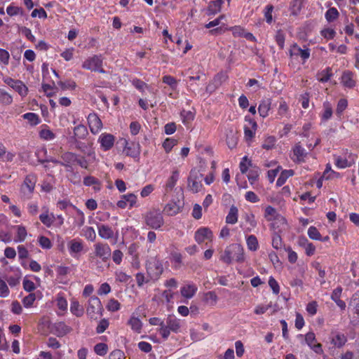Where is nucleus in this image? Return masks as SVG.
Returning a JSON list of instances; mask_svg holds the SVG:
<instances>
[{"mask_svg":"<svg viewBox=\"0 0 359 359\" xmlns=\"http://www.w3.org/2000/svg\"><path fill=\"white\" fill-rule=\"evenodd\" d=\"M22 118L27 120L32 126H36L41 122L39 115L32 112L24 114Z\"/></svg>","mask_w":359,"mask_h":359,"instance_id":"obj_37","label":"nucleus"},{"mask_svg":"<svg viewBox=\"0 0 359 359\" xmlns=\"http://www.w3.org/2000/svg\"><path fill=\"white\" fill-rule=\"evenodd\" d=\"M21 278V273L18 271L14 276H11L6 278V282L11 287H14L20 284Z\"/></svg>","mask_w":359,"mask_h":359,"instance_id":"obj_45","label":"nucleus"},{"mask_svg":"<svg viewBox=\"0 0 359 359\" xmlns=\"http://www.w3.org/2000/svg\"><path fill=\"white\" fill-rule=\"evenodd\" d=\"M257 128L244 126V135L247 142H250L255 137Z\"/></svg>","mask_w":359,"mask_h":359,"instance_id":"obj_55","label":"nucleus"},{"mask_svg":"<svg viewBox=\"0 0 359 359\" xmlns=\"http://www.w3.org/2000/svg\"><path fill=\"white\" fill-rule=\"evenodd\" d=\"M147 271L152 280H157L163 271V264L158 259L150 261L147 265Z\"/></svg>","mask_w":359,"mask_h":359,"instance_id":"obj_8","label":"nucleus"},{"mask_svg":"<svg viewBox=\"0 0 359 359\" xmlns=\"http://www.w3.org/2000/svg\"><path fill=\"white\" fill-rule=\"evenodd\" d=\"M0 102L4 104H11L13 102L12 96L3 89H0Z\"/></svg>","mask_w":359,"mask_h":359,"instance_id":"obj_52","label":"nucleus"},{"mask_svg":"<svg viewBox=\"0 0 359 359\" xmlns=\"http://www.w3.org/2000/svg\"><path fill=\"white\" fill-rule=\"evenodd\" d=\"M39 137L43 140L51 141L55 138L56 135L47 125L43 124L41 126Z\"/></svg>","mask_w":359,"mask_h":359,"instance_id":"obj_23","label":"nucleus"},{"mask_svg":"<svg viewBox=\"0 0 359 359\" xmlns=\"http://www.w3.org/2000/svg\"><path fill=\"white\" fill-rule=\"evenodd\" d=\"M269 285L275 294H278L280 292V286L276 280L273 277L270 276L269 278Z\"/></svg>","mask_w":359,"mask_h":359,"instance_id":"obj_61","label":"nucleus"},{"mask_svg":"<svg viewBox=\"0 0 359 359\" xmlns=\"http://www.w3.org/2000/svg\"><path fill=\"white\" fill-rule=\"evenodd\" d=\"M56 303L57 308L62 311H66L67 310V301L62 295H57L56 298Z\"/></svg>","mask_w":359,"mask_h":359,"instance_id":"obj_57","label":"nucleus"},{"mask_svg":"<svg viewBox=\"0 0 359 359\" xmlns=\"http://www.w3.org/2000/svg\"><path fill=\"white\" fill-rule=\"evenodd\" d=\"M94 352L100 355V356H104L105 355L109 350V347L107 344L104 343H98L94 346Z\"/></svg>","mask_w":359,"mask_h":359,"instance_id":"obj_46","label":"nucleus"},{"mask_svg":"<svg viewBox=\"0 0 359 359\" xmlns=\"http://www.w3.org/2000/svg\"><path fill=\"white\" fill-rule=\"evenodd\" d=\"M116 137L111 133H102L98 137L97 142L100 144V149L107 151L113 148Z\"/></svg>","mask_w":359,"mask_h":359,"instance_id":"obj_10","label":"nucleus"},{"mask_svg":"<svg viewBox=\"0 0 359 359\" xmlns=\"http://www.w3.org/2000/svg\"><path fill=\"white\" fill-rule=\"evenodd\" d=\"M103 58L101 55H95L87 58L82 64V67L92 72L104 73L102 68Z\"/></svg>","mask_w":359,"mask_h":359,"instance_id":"obj_5","label":"nucleus"},{"mask_svg":"<svg viewBox=\"0 0 359 359\" xmlns=\"http://www.w3.org/2000/svg\"><path fill=\"white\" fill-rule=\"evenodd\" d=\"M109 325V323L107 319H105V318L102 319L99 322V323L96 327V332L97 334L103 333L108 328Z\"/></svg>","mask_w":359,"mask_h":359,"instance_id":"obj_62","label":"nucleus"},{"mask_svg":"<svg viewBox=\"0 0 359 359\" xmlns=\"http://www.w3.org/2000/svg\"><path fill=\"white\" fill-rule=\"evenodd\" d=\"M38 243L43 249L49 250L52 248L50 240L44 236H40L38 238Z\"/></svg>","mask_w":359,"mask_h":359,"instance_id":"obj_53","label":"nucleus"},{"mask_svg":"<svg viewBox=\"0 0 359 359\" xmlns=\"http://www.w3.org/2000/svg\"><path fill=\"white\" fill-rule=\"evenodd\" d=\"M276 143V139L274 136H268L264 139L262 147L264 149L270 150L274 147Z\"/></svg>","mask_w":359,"mask_h":359,"instance_id":"obj_48","label":"nucleus"},{"mask_svg":"<svg viewBox=\"0 0 359 359\" xmlns=\"http://www.w3.org/2000/svg\"><path fill=\"white\" fill-rule=\"evenodd\" d=\"M70 311L76 317H81L84 313L83 306L80 305L79 302L76 299H72L71 301Z\"/></svg>","mask_w":359,"mask_h":359,"instance_id":"obj_30","label":"nucleus"},{"mask_svg":"<svg viewBox=\"0 0 359 359\" xmlns=\"http://www.w3.org/2000/svg\"><path fill=\"white\" fill-rule=\"evenodd\" d=\"M341 81L342 84L346 88H353L355 84V80L353 79V75L351 72H345L341 76Z\"/></svg>","mask_w":359,"mask_h":359,"instance_id":"obj_29","label":"nucleus"},{"mask_svg":"<svg viewBox=\"0 0 359 359\" xmlns=\"http://www.w3.org/2000/svg\"><path fill=\"white\" fill-rule=\"evenodd\" d=\"M180 210V205L174 201H171L167 203L164 208L163 212L165 215L169 216H173L177 215Z\"/></svg>","mask_w":359,"mask_h":359,"instance_id":"obj_27","label":"nucleus"},{"mask_svg":"<svg viewBox=\"0 0 359 359\" xmlns=\"http://www.w3.org/2000/svg\"><path fill=\"white\" fill-rule=\"evenodd\" d=\"M289 55L292 60H299L302 64H304L310 57L311 50L306 46L302 48L297 43H293L290 47Z\"/></svg>","mask_w":359,"mask_h":359,"instance_id":"obj_2","label":"nucleus"},{"mask_svg":"<svg viewBox=\"0 0 359 359\" xmlns=\"http://www.w3.org/2000/svg\"><path fill=\"white\" fill-rule=\"evenodd\" d=\"M124 142L123 154L127 156L133 158L135 161H139L141 153V146L140 143L133 141L130 142L127 140H124Z\"/></svg>","mask_w":359,"mask_h":359,"instance_id":"obj_6","label":"nucleus"},{"mask_svg":"<svg viewBox=\"0 0 359 359\" xmlns=\"http://www.w3.org/2000/svg\"><path fill=\"white\" fill-rule=\"evenodd\" d=\"M6 13L11 17L24 14L23 9L21 7L14 6L13 4L6 8Z\"/></svg>","mask_w":359,"mask_h":359,"instance_id":"obj_41","label":"nucleus"},{"mask_svg":"<svg viewBox=\"0 0 359 359\" xmlns=\"http://www.w3.org/2000/svg\"><path fill=\"white\" fill-rule=\"evenodd\" d=\"M272 246L276 250H279L283 247V241L280 236L274 233L272 236Z\"/></svg>","mask_w":359,"mask_h":359,"instance_id":"obj_63","label":"nucleus"},{"mask_svg":"<svg viewBox=\"0 0 359 359\" xmlns=\"http://www.w3.org/2000/svg\"><path fill=\"white\" fill-rule=\"evenodd\" d=\"M307 154L306 149L298 142L292 147L291 159L296 163H304Z\"/></svg>","mask_w":359,"mask_h":359,"instance_id":"obj_11","label":"nucleus"},{"mask_svg":"<svg viewBox=\"0 0 359 359\" xmlns=\"http://www.w3.org/2000/svg\"><path fill=\"white\" fill-rule=\"evenodd\" d=\"M343 156L334 155V165L339 169L349 168L355 164L357 155L349 152L348 149L343 150Z\"/></svg>","mask_w":359,"mask_h":359,"instance_id":"obj_4","label":"nucleus"},{"mask_svg":"<svg viewBox=\"0 0 359 359\" xmlns=\"http://www.w3.org/2000/svg\"><path fill=\"white\" fill-rule=\"evenodd\" d=\"M302 8V0H293L291 3L290 10L293 15H297L299 13Z\"/></svg>","mask_w":359,"mask_h":359,"instance_id":"obj_54","label":"nucleus"},{"mask_svg":"<svg viewBox=\"0 0 359 359\" xmlns=\"http://www.w3.org/2000/svg\"><path fill=\"white\" fill-rule=\"evenodd\" d=\"M22 97H25L28 93L27 87L20 80H16V83L12 88Z\"/></svg>","mask_w":359,"mask_h":359,"instance_id":"obj_38","label":"nucleus"},{"mask_svg":"<svg viewBox=\"0 0 359 359\" xmlns=\"http://www.w3.org/2000/svg\"><path fill=\"white\" fill-rule=\"evenodd\" d=\"M116 205L121 209L137 207L138 206L137 197L135 194L132 193L122 195L121 199L117 202Z\"/></svg>","mask_w":359,"mask_h":359,"instance_id":"obj_9","label":"nucleus"},{"mask_svg":"<svg viewBox=\"0 0 359 359\" xmlns=\"http://www.w3.org/2000/svg\"><path fill=\"white\" fill-rule=\"evenodd\" d=\"M212 232L209 228L201 227L195 232L194 238L200 244L205 240H212Z\"/></svg>","mask_w":359,"mask_h":359,"instance_id":"obj_17","label":"nucleus"},{"mask_svg":"<svg viewBox=\"0 0 359 359\" xmlns=\"http://www.w3.org/2000/svg\"><path fill=\"white\" fill-rule=\"evenodd\" d=\"M238 210L235 205L231 206L229 213L226 217V222L230 224H234L238 222Z\"/></svg>","mask_w":359,"mask_h":359,"instance_id":"obj_31","label":"nucleus"},{"mask_svg":"<svg viewBox=\"0 0 359 359\" xmlns=\"http://www.w3.org/2000/svg\"><path fill=\"white\" fill-rule=\"evenodd\" d=\"M95 254L103 261H106L111 256V248L108 244L98 243L94 245Z\"/></svg>","mask_w":359,"mask_h":359,"instance_id":"obj_16","label":"nucleus"},{"mask_svg":"<svg viewBox=\"0 0 359 359\" xmlns=\"http://www.w3.org/2000/svg\"><path fill=\"white\" fill-rule=\"evenodd\" d=\"M62 158L63 161H65L63 165H65V166H67L69 164H71L76 161V155L71 152L65 153L62 156Z\"/></svg>","mask_w":359,"mask_h":359,"instance_id":"obj_58","label":"nucleus"},{"mask_svg":"<svg viewBox=\"0 0 359 359\" xmlns=\"http://www.w3.org/2000/svg\"><path fill=\"white\" fill-rule=\"evenodd\" d=\"M339 15V14L338 11L337 10V8L332 7V8H329L326 11V13L325 14V18L327 22H333L335 20H337L338 18Z\"/></svg>","mask_w":359,"mask_h":359,"instance_id":"obj_44","label":"nucleus"},{"mask_svg":"<svg viewBox=\"0 0 359 359\" xmlns=\"http://www.w3.org/2000/svg\"><path fill=\"white\" fill-rule=\"evenodd\" d=\"M332 75L331 69L330 68H326L318 73L317 79L319 81L325 83L330 80Z\"/></svg>","mask_w":359,"mask_h":359,"instance_id":"obj_43","label":"nucleus"},{"mask_svg":"<svg viewBox=\"0 0 359 359\" xmlns=\"http://www.w3.org/2000/svg\"><path fill=\"white\" fill-rule=\"evenodd\" d=\"M294 174V172L293 170H283L276 181V186L281 187L282 185H283L285 183V182L287 181V180L290 177L293 176Z\"/></svg>","mask_w":359,"mask_h":359,"instance_id":"obj_36","label":"nucleus"},{"mask_svg":"<svg viewBox=\"0 0 359 359\" xmlns=\"http://www.w3.org/2000/svg\"><path fill=\"white\" fill-rule=\"evenodd\" d=\"M97 227L98 235L102 238L108 240L114 237V231L109 225L98 224Z\"/></svg>","mask_w":359,"mask_h":359,"instance_id":"obj_20","label":"nucleus"},{"mask_svg":"<svg viewBox=\"0 0 359 359\" xmlns=\"http://www.w3.org/2000/svg\"><path fill=\"white\" fill-rule=\"evenodd\" d=\"M180 177V172L177 170L172 171L170 177L168 179L165 188L167 190L171 191L176 185Z\"/></svg>","mask_w":359,"mask_h":359,"instance_id":"obj_28","label":"nucleus"},{"mask_svg":"<svg viewBox=\"0 0 359 359\" xmlns=\"http://www.w3.org/2000/svg\"><path fill=\"white\" fill-rule=\"evenodd\" d=\"M220 259L226 264H231L235 261L244 262L245 260V250L239 243H233L227 246L224 253L221 255Z\"/></svg>","mask_w":359,"mask_h":359,"instance_id":"obj_1","label":"nucleus"},{"mask_svg":"<svg viewBox=\"0 0 359 359\" xmlns=\"http://www.w3.org/2000/svg\"><path fill=\"white\" fill-rule=\"evenodd\" d=\"M88 123L90 132L96 135L102 128V122L95 113H91L88 116Z\"/></svg>","mask_w":359,"mask_h":359,"instance_id":"obj_15","label":"nucleus"},{"mask_svg":"<svg viewBox=\"0 0 359 359\" xmlns=\"http://www.w3.org/2000/svg\"><path fill=\"white\" fill-rule=\"evenodd\" d=\"M202 175L195 170H191L188 178V188L193 193H198L203 187L201 183Z\"/></svg>","mask_w":359,"mask_h":359,"instance_id":"obj_7","label":"nucleus"},{"mask_svg":"<svg viewBox=\"0 0 359 359\" xmlns=\"http://www.w3.org/2000/svg\"><path fill=\"white\" fill-rule=\"evenodd\" d=\"M16 229V236L15 238V243H22L23 242L27 236V232L26 228L22 225H18L15 226Z\"/></svg>","mask_w":359,"mask_h":359,"instance_id":"obj_35","label":"nucleus"},{"mask_svg":"<svg viewBox=\"0 0 359 359\" xmlns=\"http://www.w3.org/2000/svg\"><path fill=\"white\" fill-rule=\"evenodd\" d=\"M128 324L130 326L131 330L136 332L140 333L142 329V323L140 319L135 316L133 313L128 320Z\"/></svg>","mask_w":359,"mask_h":359,"instance_id":"obj_25","label":"nucleus"},{"mask_svg":"<svg viewBox=\"0 0 359 359\" xmlns=\"http://www.w3.org/2000/svg\"><path fill=\"white\" fill-rule=\"evenodd\" d=\"M36 182V177L34 175H28L25 177L24 183L21 187V192L26 196L27 198H30L34 190Z\"/></svg>","mask_w":359,"mask_h":359,"instance_id":"obj_12","label":"nucleus"},{"mask_svg":"<svg viewBox=\"0 0 359 359\" xmlns=\"http://www.w3.org/2000/svg\"><path fill=\"white\" fill-rule=\"evenodd\" d=\"M115 278L116 281L121 283H127L130 280V276L123 271H116L115 272Z\"/></svg>","mask_w":359,"mask_h":359,"instance_id":"obj_60","label":"nucleus"},{"mask_svg":"<svg viewBox=\"0 0 359 359\" xmlns=\"http://www.w3.org/2000/svg\"><path fill=\"white\" fill-rule=\"evenodd\" d=\"M332 106L329 102L323 103V109L320 114L322 121H327L331 118L332 116Z\"/></svg>","mask_w":359,"mask_h":359,"instance_id":"obj_32","label":"nucleus"},{"mask_svg":"<svg viewBox=\"0 0 359 359\" xmlns=\"http://www.w3.org/2000/svg\"><path fill=\"white\" fill-rule=\"evenodd\" d=\"M197 291V287L193 283H188L181 287L180 292L183 297L186 299L192 298Z\"/></svg>","mask_w":359,"mask_h":359,"instance_id":"obj_22","label":"nucleus"},{"mask_svg":"<svg viewBox=\"0 0 359 359\" xmlns=\"http://www.w3.org/2000/svg\"><path fill=\"white\" fill-rule=\"evenodd\" d=\"M70 213L74 217V224L76 226L81 227L85 223V215L80 209L76 206H72Z\"/></svg>","mask_w":359,"mask_h":359,"instance_id":"obj_19","label":"nucleus"},{"mask_svg":"<svg viewBox=\"0 0 359 359\" xmlns=\"http://www.w3.org/2000/svg\"><path fill=\"white\" fill-rule=\"evenodd\" d=\"M106 308L111 312L118 311L121 309V304L115 299H110L106 306Z\"/></svg>","mask_w":359,"mask_h":359,"instance_id":"obj_51","label":"nucleus"},{"mask_svg":"<svg viewBox=\"0 0 359 359\" xmlns=\"http://www.w3.org/2000/svg\"><path fill=\"white\" fill-rule=\"evenodd\" d=\"M10 295V290L7 283L0 278V297L6 298Z\"/></svg>","mask_w":359,"mask_h":359,"instance_id":"obj_50","label":"nucleus"},{"mask_svg":"<svg viewBox=\"0 0 359 359\" xmlns=\"http://www.w3.org/2000/svg\"><path fill=\"white\" fill-rule=\"evenodd\" d=\"M39 219L44 226L49 228L55 222V215L53 213L49 212L48 210L46 208L40 214Z\"/></svg>","mask_w":359,"mask_h":359,"instance_id":"obj_18","label":"nucleus"},{"mask_svg":"<svg viewBox=\"0 0 359 359\" xmlns=\"http://www.w3.org/2000/svg\"><path fill=\"white\" fill-rule=\"evenodd\" d=\"M308 236L312 240H321V235L316 227L311 226L308 229Z\"/></svg>","mask_w":359,"mask_h":359,"instance_id":"obj_59","label":"nucleus"},{"mask_svg":"<svg viewBox=\"0 0 359 359\" xmlns=\"http://www.w3.org/2000/svg\"><path fill=\"white\" fill-rule=\"evenodd\" d=\"M146 224L153 229H159L164 224V219L160 210L153 209L147 212L144 216Z\"/></svg>","mask_w":359,"mask_h":359,"instance_id":"obj_3","label":"nucleus"},{"mask_svg":"<svg viewBox=\"0 0 359 359\" xmlns=\"http://www.w3.org/2000/svg\"><path fill=\"white\" fill-rule=\"evenodd\" d=\"M271 101L270 99L263 100L260 102L258 107V112L260 116L265 118L269 115L271 109Z\"/></svg>","mask_w":359,"mask_h":359,"instance_id":"obj_26","label":"nucleus"},{"mask_svg":"<svg viewBox=\"0 0 359 359\" xmlns=\"http://www.w3.org/2000/svg\"><path fill=\"white\" fill-rule=\"evenodd\" d=\"M166 325L172 332L177 333L180 331L181 320L174 315H169L166 319Z\"/></svg>","mask_w":359,"mask_h":359,"instance_id":"obj_21","label":"nucleus"},{"mask_svg":"<svg viewBox=\"0 0 359 359\" xmlns=\"http://www.w3.org/2000/svg\"><path fill=\"white\" fill-rule=\"evenodd\" d=\"M39 298H41V292H31L26 297H25L22 302L23 304V306L28 309L33 306L34 302L36 301V299Z\"/></svg>","mask_w":359,"mask_h":359,"instance_id":"obj_24","label":"nucleus"},{"mask_svg":"<svg viewBox=\"0 0 359 359\" xmlns=\"http://www.w3.org/2000/svg\"><path fill=\"white\" fill-rule=\"evenodd\" d=\"M74 137L78 139H84L88 135L87 128L83 125H78L74 129Z\"/></svg>","mask_w":359,"mask_h":359,"instance_id":"obj_39","label":"nucleus"},{"mask_svg":"<svg viewBox=\"0 0 359 359\" xmlns=\"http://www.w3.org/2000/svg\"><path fill=\"white\" fill-rule=\"evenodd\" d=\"M348 102L346 99H340L337 103L336 113L338 116H341L343 111L346 109Z\"/></svg>","mask_w":359,"mask_h":359,"instance_id":"obj_64","label":"nucleus"},{"mask_svg":"<svg viewBox=\"0 0 359 359\" xmlns=\"http://www.w3.org/2000/svg\"><path fill=\"white\" fill-rule=\"evenodd\" d=\"M278 212L276 210L271 206L268 205L264 210V217L267 221H272L276 218Z\"/></svg>","mask_w":359,"mask_h":359,"instance_id":"obj_42","label":"nucleus"},{"mask_svg":"<svg viewBox=\"0 0 359 359\" xmlns=\"http://www.w3.org/2000/svg\"><path fill=\"white\" fill-rule=\"evenodd\" d=\"M246 245L250 251L255 252L259 249V243L255 235L245 236Z\"/></svg>","mask_w":359,"mask_h":359,"instance_id":"obj_33","label":"nucleus"},{"mask_svg":"<svg viewBox=\"0 0 359 359\" xmlns=\"http://www.w3.org/2000/svg\"><path fill=\"white\" fill-rule=\"evenodd\" d=\"M346 342V337L344 334H337L332 339V343L337 347L343 346Z\"/></svg>","mask_w":359,"mask_h":359,"instance_id":"obj_47","label":"nucleus"},{"mask_svg":"<svg viewBox=\"0 0 359 359\" xmlns=\"http://www.w3.org/2000/svg\"><path fill=\"white\" fill-rule=\"evenodd\" d=\"M251 161L246 156H245L244 157H243L241 161L240 162L239 167L241 172L243 174L246 173L248 170V168L251 166Z\"/></svg>","mask_w":359,"mask_h":359,"instance_id":"obj_56","label":"nucleus"},{"mask_svg":"<svg viewBox=\"0 0 359 359\" xmlns=\"http://www.w3.org/2000/svg\"><path fill=\"white\" fill-rule=\"evenodd\" d=\"M223 3V0H215L211 1L208 8V14L215 15L220 12Z\"/></svg>","mask_w":359,"mask_h":359,"instance_id":"obj_34","label":"nucleus"},{"mask_svg":"<svg viewBox=\"0 0 359 359\" xmlns=\"http://www.w3.org/2000/svg\"><path fill=\"white\" fill-rule=\"evenodd\" d=\"M69 255L74 258H78L83 250V244L81 239L74 238L67 242Z\"/></svg>","mask_w":359,"mask_h":359,"instance_id":"obj_13","label":"nucleus"},{"mask_svg":"<svg viewBox=\"0 0 359 359\" xmlns=\"http://www.w3.org/2000/svg\"><path fill=\"white\" fill-rule=\"evenodd\" d=\"M102 309V303L100 299L95 296L91 297L88 302L86 309L87 315L93 318L95 315Z\"/></svg>","mask_w":359,"mask_h":359,"instance_id":"obj_14","label":"nucleus"},{"mask_svg":"<svg viewBox=\"0 0 359 359\" xmlns=\"http://www.w3.org/2000/svg\"><path fill=\"white\" fill-rule=\"evenodd\" d=\"M177 144V140L174 138H166L162 144V147L166 154L171 151L172 148Z\"/></svg>","mask_w":359,"mask_h":359,"instance_id":"obj_40","label":"nucleus"},{"mask_svg":"<svg viewBox=\"0 0 359 359\" xmlns=\"http://www.w3.org/2000/svg\"><path fill=\"white\" fill-rule=\"evenodd\" d=\"M83 236L85 238L90 241H94L96 238V233L92 226H86L83 229Z\"/></svg>","mask_w":359,"mask_h":359,"instance_id":"obj_49","label":"nucleus"}]
</instances>
